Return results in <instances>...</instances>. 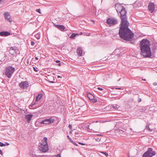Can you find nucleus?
<instances>
[{"instance_id":"39","label":"nucleus","mask_w":157,"mask_h":157,"mask_svg":"<svg viewBox=\"0 0 157 157\" xmlns=\"http://www.w3.org/2000/svg\"><path fill=\"white\" fill-rule=\"evenodd\" d=\"M141 98H139L138 99V101L139 102H141Z\"/></svg>"},{"instance_id":"29","label":"nucleus","mask_w":157,"mask_h":157,"mask_svg":"<svg viewBox=\"0 0 157 157\" xmlns=\"http://www.w3.org/2000/svg\"><path fill=\"white\" fill-rule=\"evenodd\" d=\"M101 153L105 155L106 156V157H107L108 156V154L106 152H101Z\"/></svg>"},{"instance_id":"57","label":"nucleus","mask_w":157,"mask_h":157,"mask_svg":"<svg viewBox=\"0 0 157 157\" xmlns=\"http://www.w3.org/2000/svg\"><path fill=\"white\" fill-rule=\"evenodd\" d=\"M120 79H119V80L118 81H120Z\"/></svg>"},{"instance_id":"43","label":"nucleus","mask_w":157,"mask_h":157,"mask_svg":"<svg viewBox=\"0 0 157 157\" xmlns=\"http://www.w3.org/2000/svg\"><path fill=\"white\" fill-rule=\"evenodd\" d=\"M5 144L6 145H8L10 144L9 143L7 142H6Z\"/></svg>"},{"instance_id":"45","label":"nucleus","mask_w":157,"mask_h":157,"mask_svg":"<svg viewBox=\"0 0 157 157\" xmlns=\"http://www.w3.org/2000/svg\"><path fill=\"white\" fill-rule=\"evenodd\" d=\"M115 89L121 90V88H115Z\"/></svg>"},{"instance_id":"50","label":"nucleus","mask_w":157,"mask_h":157,"mask_svg":"<svg viewBox=\"0 0 157 157\" xmlns=\"http://www.w3.org/2000/svg\"><path fill=\"white\" fill-rule=\"evenodd\" d=\"M57 65L59 66H60L61 65V63H59Z\"/></svg>"},{"instance_id":"53","label":"nucleus","mask_w":157,"mask_h":157,"mask_svg":"<svg viewBox=\"0 0 157 157\" xmlns=\"http://www.w3.org/2000/svg\"><path fill=\"white\" fill-rule=\"evenodd\" d=\"M98 136H101V135L100 134H98Z\"/></svg>"},{"instance_id":"20","label":"nucleus","mask_w":157,"mask_h":157,"mask_svg":"<svg viewBox=\"0 0 157 157\" xmlns=\"http://www.w3.org/2000/svg\"><path fill=\"white\" fill-rule=\"evenodd\" d=\"M17 50L16 48L14 47H12L10 48L9 52H11V50H13L15 51Z\"/></svg>"},{"instance_id":"13","label":"nucleus","mask_w":157,"mask_h":157,"mask_svg":"<svg viewBox=\"0 0 157 157\" xmlns=\"http://www.w3.org/2000/svg\"><path fill=\"white\" fill-rule=\"evenodd\" d=\"M54 25L58 29L61 31H65V27L63 25H58L54 24Z\"/></svg>"},{"instance_id":"55","label":"nucleus","mask_w":157,"mask_h":157,"mask_svg":"<svg viewBox=\"0 0 157 157\" xmlns=\"http://www.w3.org/2000/svg\"><path fill=\"white\" fill-rule=\"evenodd\" d=\"M3 0H0V2H1Z\"/></svg>"},{"instance_id":"41","label":"nucleus","mask_w":157,"mask_h":157,"mask_svg":"<svg viewBox=\"0 0 157 157\" xmlns=\"http://www.w3.org/2000/svg\"><path fill=\"white\" fill-rule=\"evenodd\" d=\"M153 84L154 86H155L157 85V83L156 82H154Z\"/></svg>"},{"instance_id":"22","label":"nucleus","mask_w":157,"mask_h":157,"mask_svg":"<svg viewBox=\"0 0 157 157\" xmlns=\"http://www.w3.org/2000/svg\"><path fill=\"white\" fill-rule=\"evenodd\" d=\"M149 124H147V126H146V128L147 130H148L150 132H151L152 131V129H150V128H149Z\"/></svg>"},{"instance_id":"7","label":"nucleus","mask_w":157,"mask_h":157,"mask_svg":"<svg viewBox=\"0 0 157 157\" xmlns=\"http://www.w3.org/2000/svg\"><path fill=\"white\" fill-rule=\"evenodd\" d=\"M55 121V119L52 118V117H51L49 118L45 119L40 122L41 124H50L51 123H53Z\"/></svg>"},{"instance_id":"16","label":"nucleus","mask_w":157,"mask_h":157,"mask_svg":"<svg viewBox=\"0 0 157 157\" xmlns=\"http://www.w3.org/2000/svg\"><path fill=\"white\" fill-rule=\"evenodd\" d=\"M86 96L90 100L92 98H94V96L90 93H88L86 94Z\"/></svg>"},{"instance_id":"21","label":"nucleus","mask_w":157,"mask_h":157,"mask_svg":"<svg viewBox=\"0 0 157 157\" xmlns=\"http://www.w3.org/2000/svg\"><path fill=\"white\" fill-rule=\"evenodd\" d=\"M18 66L16 67H13L12 66H9L8 67H7L5 69H15V68H17V69H18Z\"/></svg>"},{"instance_id":"4","label":"nucleus","mask_w":157,"mask_h":157,"mask_svg":"<svg viewBox=\"0 0 157 157\" xmlns=\"http://www.w3.org/2000/svg\"><path fill=\"white\" fill-rule=\"evenodd\" d=\"M39 150L41 151L44 152H47L48 149V147L47 144V138L45 137L41 141L39 147Z\"/></svg>"},{"instance_id":"38","label":"nucleus","mask_w":157,"mask_h":157,"mask_svg":"<svg viewBox=\"0 0 157 157\" xmlns=\"http://www.w3.org/2000/svg\"><path fill=\"white\" fill-rule=\"evenodd\" d=\"M43 72H44V73L46 74H47V71L45 69L44 70V71H43Z\"/></svg>"},{"instance_id":"56","label":"nucleus","mask_w":157,"mask_h":157,"mask_svg":"<svg viewBox=\"0 0 157 157\" xmlns=\"http://www.w3.org/2000/svg\"><path fill=\"white\" fill-rule=\"evenodd\" d=\"M33 69H35V67H33Z\"/></svg>"},{"instance_id":"52","label":"nucleus","mask_w":157,"mask_h":157,"mask_svg":"<svg viewBox=\"0 0 157 157\" xmlns=\"http://www.w3.org/2000/svg\"><path fill=\"white\" fill-rule=\"evenodd\" d=\"M142 80L144 81H145L146 80V79H142Z\"/></svg>"},{"instance_id":"30","label":"nucleus","mask_w":157,"mask_h":157,"mask_svg":"<svg viewBox=\"0 0 157 157\" xmlns=\"http://www.w3.org/2000/svg\"><path fill=\"white\" fill-rule=\"evenodd\" d=\"M68 128L70 129L71 130L72 128V126L71 124H69L68 125Z\"/></svg>"},{"instance_id":"19","label":"nucleus","mask_w":157,"mask_h":157,"mask_svg":"<svg viewBox=\"0 0 157 157\" xmlns=\"http://www.w3.org/2000/svg\"><path fill=\"white\" fill-rule=\"evenodd\" d=\"M78 33H72L71 35V36H70V38L71 39H75V37L76 35H78Z\"/></svg>"},{"instance_id":"36","label":"nucleus","mask_w":157,"mask_h":157,"mask_svg":"<svg viewBox=\"0 0 157 157\" xmlns=\"http://www.w3.org/2000/svg\"><path fill=\"white\" fill-rule=\"evenodd\" d=\"M98 90H103V89L102 88H100V87H98Z\"/></svg>"},{"instance_id":"14","label":"nucleus","mask_w":157,"mask_h":157,"mask_svg":"<svg viewBox=\"0 0 157 157\" xmlns=\"http://www.w3.org/2000/svg\"><path fill=\"white\" fill-rule=\"evenodd\" d=\"M77 53L78 56H81L82 55V49L81 47H78L77 49Z\"/></svg>"},{"instance_id":"58","label":"nucleus","mask_w":157,"mask_h":157,"mask_svg":"<svg viewBox=\"0 0 157 157\" xmlns=\"http://www.w3.org/2000/svg\"><path fill=\"white\" fill-rule=\"evenodd\" d=\"M156 70H157V69H156Z\"/></svg>"},{"instance_id":"17","label":"nucleus","mask_w":157,"mask_h":157,"mask_svg":"<svg viewBox=\"0 0 157 157\" xmlns=\"http://www.w3.org/2000/svg\"><path fill=\"white\" fill-rule=\"evenodd\" d=\"M43 96V94H39L36 97V101L40 100Z\"/></svg>"},{"instance_id":"24","label":"nucleus","mask_w":157,"mask_h":157,"mask_svg":"<svg viewBox=\"0 0 157 157\" xmlns=\"http://www.w3.org/2000/svg\"><path fill=\"white\" fill-rule=\"evenodd\" d=\"M90 101L91 102H93V103H95L97 101V99L94 98H92Z\"/></svg>"},{"instance_id":"26","label":"nucleus","mask_w":157,"mask_h":157,"mask_svg":"<svg viewBox=\"0 0 157 157\" xmlns=\"http://www.w3.org/2000/svg\"><path fill=\"white\" fill-rule=\"evenodd\" d=\"M6 145L5 144H3L2 142H0V146L3 147Z\"/></svg>"},{"instance_id":"49","label":"nucleus","mask_w":157,"mask_h":157,"mask_svg":"<svg viewBox=\"0 0 157 157\" xmlns=\"http://www.w3.org/2000/svg\"><path fill=\"white\" fill-rule=\"evenodd\" d=\"M57 77H58V78H62V77L61 76H58Z\"/></svg>"},{"instance_id":"54","label":"nucleus","mask_w":157,"mask_h":157,"mask_svg":"<svg viewBox=\"0 0 157 157\" xmlns=\"http://www.w3.org/2000/svg\"><path fill=\"white\" fill-rule=\"evenodd\" d=\"M67 137H68V138H69V139L70 138H69V136H67Z\"/></svg>"},{"instance_id":"5","label":"nucleus","mask_w":157,"mask_h":157,"mask_svg":"<svg viewBox=\"0 0 157 157\" xmlns=\"http://www.w3.org/2000/svg\"><path fill=\"white\" fill-rule=\"evenodd\" d=\"M156 152L151 148H149L143 155L142 157H152L155 155Z\"/></svg>"},{"instance_id":"2","label":"nucleus","mask_w":157,"mask_h":157,"mask_svg":"<svg viewBox=\"0 0 157 157\" xmlns=\"http://www.w3.org/2000/svg\"><path fill=\"white\" fill-rule=\"evenodd\" d=\"M150 42L147 39L142 40L140 43V54L145 57L150 58L151 54L150 47Z\"/></svg>"},{"instance_id":"23","label":"nucleus","mask_w":157,"mask_h":157,"mask_svg":"<svg viewBox=\"0 0 157 157\" xmlns=\"http://www.w3.org/2000/svg\"><path fill=\"white\" fill-rule=\"evenodd\" d=\"M113 109H117L119 108V106L117 104H114L113 105Z\"/></svg>"},{"instance_id":"44","label":"nucleus","mask_w":157,"mask_h":157,"mask_svg":"<svg viewBox=\"0 0 157 157\" xmlns=\"http://www.w3.org/2000/svg\"><path fill=\"white\" fill-rule=\"evenodd\" d=\"M38 70V69H33V71L35 72H37Z\"/></svg>"},{"instance_id":"27","label":"nucleus","mask_w":157,"mask_h":157,"mask_svg":"<svg viewBox=\"0 0 157 157\" xmlns=\"http://www.w3.org/2000/svg\"><path fill=\"white\" fill-rule=\"evenodd\" d=\"M95 140H96V141L99 142L101 140V138H94Z\"/></svg>"},{"instance_id":"11","label":"nucleus","mask_w":157,"mask_h":157,"mask_svg":"<svg viewBox=\"0 0 157 157\" xmlns=\"http://www.w3.org/2000/svg\"><path fill=\"white\" fill-rule=\"evenodd\" d=\"M148 9L152 13L155 10V5L154 3L149 2L148 5Z\"/></svg>"},{"instance_id":"8","label":"nucleus","mask_w":157,"mask_h":157,"mask_svg":"<svg viewBox=\"0 0 157 157\" xmlns=\"http://www.w3.org/2000/svg\"><path fill=\"white\" fill-rule=\"evenodd\" d=\"M15 69H6L5 75L8 78H10L14 71Z\"/></svg>"},{"instance_id":"3","label":"nucleus","mask_w":157,"mask_h":157,"mask_svg":"<svg viewBox=\"0 0 157 157\" xmlns=\"http://www.w3.org/2000/svg\"><path fill=\"white\" fill-rule=\"evenodd\" d=\"M115 8L121 20V23L128 22L126 16L127 12L124 7L121 4L117 3Z\"/></svg>"},{"instance_id":"18","label":"nucleus","mask_w":157,"mask_h":157,"mask_svg":"<svg viewBox=\"0 0 157 157\" xmlns=\"http://www.w3.org/2000/svg\"><path fill=\"white\" fill-rule=\"evenodd\" d=\"M34 36L37 39H40V33H37L36 34H35L34 35Z\"/></svg>"},{"instance_id":"37","label":"nucleus","mask_w":157,"mask_h":157,"mask_svg":"<svg viewBox=\"0 0 157 157\" xmlns=\"http://www.w3.org/2000/svg\"><path fill=\"white\" fill-rule=\"evenodd\" d=\"M35 44V43L34 41H32L31 42V44L32 45H33Z\"/></svg>"},{"instance_id":"42","label":"nucleus","mask_w":157,"mask_h":157,"mask_svg":"<svg viewBox=\"0 0 157 157\" xmlns=\"http://www.w3.org/2000/svg\"><path fill=\"white\" fill-rule=\"evenodd\" d=\"M47 71V73H50V70L49 69H46Z\"/></svg>"},{"instance_id":"34","label":"nucleus","mask_w":157,"mask_h":157,"mask_svg":"<svg viewBox=\"0 0 157 157\" xmlns=\"http://www.w3.org/2000/svg\"><path fill=\"white\" fill-rule=\"evenodd\" d=\"M56 156L57 157H61V156L60 154H57Z\"/></svg>"},{"instance_id":"10","label":"nucleus","mask_w":157,"mask_h":157,"mask_svg":"<svg viewBox=\"0 0 157 157\" xmlns=\"http://www.w3.org/2000/svg\"><path fill=\"white\" fill-rule=\"evenodd\" d=\"M19 85L21 89H26L29 86V84L27 81H25L19 83Z\"/></svg>"},{"instance_id":"31","label":"nucleus","mask_w":157,"mask_h":157,"mask_svg":"<svg viewBox=\"0 0 157 157\" xmlns=\"http://www.w3.org/2000/svg\"><path fill=\"white\" fill-rule=\"evenodd\" d=\"M36 11L39 13H40V9H37Z\"/></svg>"},{"instance_id":"25","label":"nucleus","mask_w":157,"mask_h":157,"mask_svg":"<svg viewBox=\"0 0 157 157\" xmlns=\"http://www.w3.org/2000/svg\"><path fill=\"white\" fill-rule=\"evenodd\" d=\"M36 101H35L34 102H33L31 104V105H30L29 106V107H32L36 103Z\"/></svg>"},{"instance_id":"9","label":"nucleus","mask_w":157,"mask_h":157,"mask_svg":"<svg viewBox=\"0 0 157 157\" xmlns=\"http://www.w3.org/2000/svg\"><path fill=\"white\" fill-rule=\"evenodd\" d=\"M4 16L6 21L10 22H11L13 21L10 14L9 12H5L4 13Z\"/></svg>"},{"instance_id":"46","label":"nucleus","mask_w":157,"mask_h":157,"mask_svg":"<svg viewBox=\"0 0 157 157\" xmlns=\"http://www.w3.org/2000/svg\"><path fill=\"white\" fill-rule=\"evenodd\" d=\"M60 62V61L59 60H57L56 61V62L57 63H59Z\"/></svg>"},{"instance_id":"6","label":"nucleus","mask_w":157,"mask_h":157,"mask_svg":"<svg viewBox=\"0 0 157 157\" xmlns=\"http://www.w3.org/2000/svg\"><path fill=\"white\" fill-rule=\"evenodd\" d=\"M107 23L110 26H112L117 24L118 20L114 18H109L107 19Z\"/></svg>"},{"instance_id":"35","label":"nucleus","mask_w":157,"mask_h":157,"mask_svg":"<svg viewBox=\"0 0 157 157\" xmlns=\"http://www.w3.org/2000/svg\"><path fill=\"white\" fill-rule=\"evenodd\" d=\"M69 140L70 142L72 143H74V141L71 140V138H69Z\"/></svg>"},{"instance_id":"48","label":"nucleus","mask_w":157,"mask_h":157,"mask_svg":"<svg viewBox=\"0 0 157 157\" xmlns=\"http://www.w3.org/2000/svg\"><path fill=\"white\" fill-rule=\"evenodd\" d=\"M87 130H90V128H89V125L87 126Z\"/></svg>"},{"instance_id":"32","label":"nucleus","mask_w":157,"mask_h":157,"mask_svg":"<svg viewBox=\"0 0 157 157\" xmlns=\"http://www.w3.org/2000/svg\"><path fill=\"white\" fill-rule=\"evenodd\" d=\"M78 144H81V145H85L86 144L84 143H81V142H78Z\"/></svg>"},{"instance_id":"15","label":"nucleus","mask_w":157,"mask_h":157,"mask_svg":"<svg viewBox=\"0 0 157 157\" xmlns=\"http://www.w3.org/2000/svg\"><path fill=\"white\" fill-rule=\"evenodd\" d=\"M10 34V33L8 31H2L0 32V35L2 36H7Z\"/></svg>"},{"instance_id":"40","label":"nucleus","mask_w":157,"mask_h":157,"mask_svg":"<svg viewBox=\"0 0 157 157\" xmlns=\"http://www.w3.org/2000/svg\"><path fill=\"white\" fill-rule=\"evenodd\" d=\"M73 144L75 145V146H78V145L77 144V143H75L74 142V143H73Z\"/></svg>"},{"instance_id":"51","label":"nucleus","mask_w":157,"mask_h":157,"mask_svg":"<svg viewBox=\"0 0 157 157\" xmlns=\"http://www.w3.org/2000/svg\"><path fill=\"white\" fill-rule=\"evenodd\" d=\"M35 59H36V60H38V58L37 57H35Z\"/></svg>"},{"instance_id":"33","label":"nucleus","mask_w":157,"mask_h":157,"mask_svg":"<svg viewBox=\"0 0 157 157\" xmlns=\"http://www.w3.org/2000/svg\"><path fill=\"white\" fill-rule=\"evenodd\" d=\"M0 154L2 155H3V153L2 152V151L0 149Z\"/></svg>"},{"instance_id":"28","label":"nucleus","mask_w":157,"mask_h":157,"mask_svg":"<svg viewBox=\"0 0 157 157\" xmlns=\"http://www.w3.org/2000/svg\"><path fill=\"white\" fill-rule=\"evenodd\" d=\"M25 71L29 73L30 74L32 73L31 69H26Z\"/></svg>"},{"instance_id":"47","label":"nucleus","mask_w":157,"mask_h":157,"mask_svg":"<svg viewBox=\"0 0 157 157\" xmlns=\"http://www.w3.org/2000/svg\"><path fill=\"white\" fill-rule=\"evenodd\" d=\"M49 82L51 83H54V82L53 81H49Z\"/></svg>"},{"instance_id":"12","label":"nucleus","mask_w":157,"mask_h":157,"mask_svg":"<svg viewBox=\"0 0 157 157\" xmlns=\"http://www.w3.org/2000/svg\"><path fill=\"white\" fill-rule=\"evenodd\" d=\"M33 116V115L32 114H28L25 116V119L27 123H29L30 122Z\"/></svg>"},{"instance_id":"1","label":"nucleus","mask_w":157,"mask_h":157,"mask_svg":"<svg viewBox=\"0 0 157 157\" xmlns=\"http://www.w3.org/2000/svg\"><path fill=\"white\" fill-rule=\"evenodd\" d=\"M128 22L121 23L119 34L121 38L127 41H131L133 39L134 34L128 28Z\"/></svg>"}]
</instances>
